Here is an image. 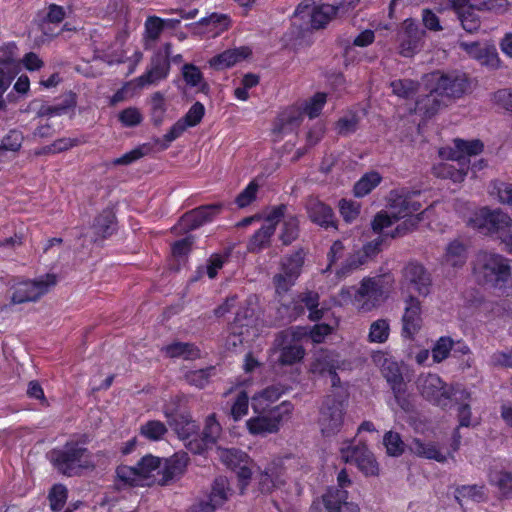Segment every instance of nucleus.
I'll list each match as a JSON object with an SVG mask.
<instances>
[{
  "label": "nucleus",
  "mask_w": 512,
  "mask_h": 512,
  "mask_svg": "<svg viewBox=\"0 0 512 512\" xmlns=\"http://www.w3.org/2000/svg\"><path fill=\"white\" fill-rule=\"evenodd\" d=\"M415 194L406 189L391 191L388 202L392 216L379 212L372 222L373 231L382 236L397 237L413 230L420 222V215L415 213L421 208L420 203L412 199Z\"/></svg>",
  "instance_id": "1"
},
{
  "label": "nucleus",
  "mask_w": 512,
  "mask_h": 512,
  "mask_svg": "<svg viewBox=\"0 0 512 512\" xmlns=\"http://www.w3.org/2000/svg\"><path fill=\"white\" fill-rule=\"evenodd\" d=\"M393 282L390 275L366 277L361 281L359 288L343 287L334 298V303L338 306L353 304L357 310L369 312L386 298L393 287Z\"/></svg>",
  "instance_id": "2"
},
{
  "label": "nucleus",
  "mask_w": 512,
  "mask_h": 512,
  "mask_svg": "<svg viewBox=\"0 0 512 512\" xmlns=\"http://www.w3.org/2000/svg\"><path fill=\"white\" fill-rule=\"evenodd\" d=\"M163 412L168 419L170 426L176 431L181 439L188 441L186 446L194 453H201L209 446L215 444L221 433L220 424L215 419L214 415H211L206 420L202 439L200 441L197 439H190L197 429L195 421H193L187 414L174 415L173 411L168 406L164 407Z\"/></svg>",
  "instance_id": "3"
},
{
  "label": "nucleus",
  "mask_w": 512,
  "mask_h": 512,
  "mask_svg": "<svg viewBox=\"0 0 512 512\" xmlns=\"http://www.w3.org/2000/svg\"><path fill=\"white\" fill-rule=\"evenodd\" d=\"M162 458L148 454L135 466L120 465L116 469L117 485L121 487H150L161 485Z\"/></svg>",
  "instance_id": "4"
},
{
  "label": "nucleus",
  "mask_w": 512,
  "mask_h": 512,
  "mask_svg": "<svg viewBox=\"0 0 512 512\" xmlns=\"http://www.w3.org/2000/svg\"><path fill=\"white\" fill-rule=\"evenodd\" d=\"M473 273L476 279L491 287H502L511 278L509 260L490 250H480L473 261Z\"/></svg>",
  "instance_id": "5"
},
{
  "label": "nucleus",
  "mask_w": 512,
  "mask_h": 512,
  "mask_svg": "<svg viewBox=\"0 0 512 512\" xmlns=\"http://www.w3.org/2000/svg\"><path fill=\"white\" fill-rule=\"evenodd\" d=\"M48 457L58 471L71 476L78 473L80 469L95 467L99 455L91 454L77 442L68 441L63 447L53 449Z\"/></svg>",
  "instance_id": "6"
},
{
  "label": "nucleus",
  "mask_w": 512,
  "mask_h": 512,
  "mask_svg": "<svg viewBox=\"0 0 512 512\" xmlns=\"http://www.w3.org/2000/svg\"><path fill=\"white\" fill-rule=\"evenodd\" d=\"M326 103V94L318 92L301 105L291 106L282 111L273 125V133L282 136L298 127L303 114L310 118L317 117Z\"/></svg>",
  "instance_id": "7"
},
{
  "label": "nucleus",
  "mask_w": 512,
  "mask_h": 512,
  "mask_svg": "<svg viewBox=\"0 0 512 512\" xmlns=\"http://www.w3.org/2000/svg\"><path fill=\"white\" fill-rule=\"evenodd\" d=\"M293 409L292 403L283 401L267 412H254L255 415L246 421V427L254 436L277 433L282 424L290 418Z\"/></svg>",
  "instance_id": "8"
},
{
  "label": "nucleus",
  "mask_w": 512,
  "mask_h": 512,
  "mask_svg": "<svg viewBox=\"0 0 512 512\" xmlns=\"http://www.w3.org/2000/svg\"><path fill=\"white\" fill-rule=\"evenodd\" d=\"M322 0L303 2L294 12L293 23L303 30L323 28L336 15L338 6Z\"/></svg>",
  "instance_id": "9"
},
{
  "label": "nucleus",
  "mask_w": 512,
  "mask_h": 512,
  "mask_svg": "<svg viewBox=\"0 0 512 512\" xmlns=\"http://www.w3.org/2000/svg\"><path fill=\"white\" fill-rule=\"evenodd\" d=\"M307 334L308 330L302 327L283 331L274 343V353L277 354V362L281 365H293L300 362L305 355V350L300 344V340Z\"/></svg>",
  "instance_id": "10"
},
{
  "label": "nucleus",
  "mask_w": 512,
  "mask_h": 512,
  "mask_svg": "<svg viewBox=\"0 0 512 512\" xmlns=\"http://www.w3.org/2000/svg\"><path fill=\"white\" fill-rule=\"evenodd\" d=\"M257 324L254 307L238 312L224 337V347L229 351H236L244 342L258 335Z\"/></svg>",
  "instance_id": "11"
},
{
  "label": "nucleus",
  "mask_w": 512,
  "mask_h": 512,
  "mask_svg": "<svg viewBox=\"0 0 512 512\" xmlns=\"http://www.w3.org/2000/svg\"><path fill=\"white\" fill-rule=\"evenodd\" d=\"M454 148L450 149V180L461 183L470 167V157L483 151V143L480 140L464 141L454 139Z\"/></svg>",
  "instance_id": "12"
},
{
  "label": "nucleus",
  "mask_w": 512,
  "mask_h": 512,
  "mask_svg": "<svg viewBox=\"0 0 512 512\" xmlns=\"http://www.w3.org/2000/svg\"><path fill=\"white\" fill-rule=\"evenodd\" d=\"M425 83L429 94L425 98L417 100L415 112L424 117H430L448 98V77L443 73L433 72L425 76Z\"/></svg>",
  "instance_id": "13"
},
{
  "label": "nucleus",
  "mask_w": 512,
  "mask_h": 512,
  "mask_svg": "<svg viewBox=\"0 0 512 512\" xmlns=\"http://www.w3.org/2000/svg\"><path fill=\"white\" fill-rule=\"evenodd\" d=\"M57 283L55 274H45L33 280H22L11 287L10 300L12 304L36 302Z\"/></svg>",
  "instance_id": "14"
},
{
  "label": "nucleus",
  "mask_w": 512,
  "mask_h": 512,
  "mask_svg": "<svg viewBox=\"0 0 512 512\" xmlns=\"http://www.w3.org/2000/svg\"><path fill=\"white\" fill-rule=\"evenodd\" d=\"M472 225L485 234L509 235L512 232V219L499 209L481 208L471 220Z\"/></svg>",
  "instance_id": "15"
},
{
  "label": "nucleus",
  "mask_w": 512,
  "mask_h": 512,
  "mask_svg": "<svg viewBox=\"0 0 512 512\" xmlns=\"http://www.w3.org/2000/svg\"><path fill=\"white\" fill-rule=\"evenodd\" d=\"M431 277L425 268L416 262L408 263L402 272L400 292L402 298L412 295V292L419 296H427L431 291Z\"/></svg>",
  "instance_id": "16"
},
{
  "label": "nucleus",
  "mask_w": 512,
  "mask_h": 512,
  "mask_svg": "<svg viewBox=\"0 0 512 512\" xmlns=\"http://www.w3.org/2000/svg\"><path fill=\"white\" fill-rule=\"evenodd\" d=\"M340 456L346 463H355L366 476H376L379 473V465L366 445L345 442L340 448Z\"/></svg>",
  "instance_id": "17"
},
{
  "label": "nucleus",
  "mask_w": 512,
  "mask_h": 512,
  "mask_svg": "<svg viewBox=\"0 0 512 512\" xmlns=\"http://www.w3.org/2000/svg\"><path fill=\"white\" fill-rule=\"evenodd\" d=\"M304 264V254L297 251L283 259L280 272L273 278L275 292L278 296H282L295 284L301 273Z\"/></svg>",
  "instance_id": "18"
},
{
  "label": "nucleus",
  "mask_w": 512,
  "mask_h": 512,
  "mask_svg": "<svg viewBox=\"0 0 512 512\" xmlns=\"http://www.w3.org/2000/svg\"><path fill=\"white\" fill-rule=\"evenodd\" d=\"M344 423V406L341 401L328 397L320 410L318 424L324 437L336 435Z\"/></svg>",
  "instance_id": "19"
},
{
  "label": "nucleus",
  "mask_w": 512,
  "mask_h": 512,
  "mask_svg": "<svg viewBox=\"0 0 512 512\" xmlns=\"http://www.w3.org/2000/svg\"><path fill=\"white\" fill-rule=\"evenodd\" d=\"M217 453L225 465L236 470L241 485V492L243 493L252 476V461L244 452L237 449L219 448Z\"/></svg>",
  "instance_id": "20"
},
{
  "label": "nucleus",
  "mask_w": 512,
  "mask_h": 512,
  "mask_svg": "<svg viewBox=\"0 0 512 512\" xmlns=\"http://www.w3.org/2000/svg\"><path fill=\"white\" fill-rule=\"evenodd\" d=\"M345 362L339 359L338 354L331 351H319L311 364L310 371L318 376H329L331 385L338 387L340 379L337 376V370L345 367Z\"/></svg>",
  "instance_id": "21"
},
{
  "label": "nucleus",
  "mask_w": 512,
  "mask_h": 512,
  "mask_svg": "<svg viewBox=\"0 0 512 512\" xmlns=\"http://www.w3.org/2000/svg\"><path fill=\"white\" fill-rule=\"evenodd\" d=\"M424 35L425 31L414 20L406 19L398 33L400 54L411 57L417 53L422 47Z\"/></svg>",
  "instance_id": "22"
},
{
  "label": "nucleus",
  "mask_w": 512,
  "mask_h": 512,
  "mask_svg": "<svg viewBox=\"0 0 512 512\" xmlns=\"http://www.w3.org/2000/svg\"><path fill=\"white\" fill-rule=\"evenodd\" d=\"M403 301L402 335L412 339L422 327L421 303L413 295L405 296Z\"/></svg>",
  "instance_id": "23"
},
{
  "label": "nucleus",
  "mask_w": 512,
  "mask_h": 512,
  "mask_svg": "<svg viewBox=\"0 0 512 512\" xmlns=\"http://www.w3.org/2000/svg\"><path fill=\"white\" fill-rule=\"evenodd\" d=\"M382 373L390 384L394 392L395 399L401 409L408 411L410 409V402L406 396L405 384L403 382L399 365L394 361L385 360L382 367Z\"/></svg>",
  "instance_id": "24"
},
{
  "label": "nucleus",
  "mask_w": 512,
  "mask_h": 512,
  "mask_svg": "<svg viewBox=\"0 0 512 512\" xmlns=\"http://www.w3.org/2000/svg\"><path fill=\"white\" fill-rule=\"evenodd\" d=\"M221 209L222 204H211L194 209L182 216L175 229L179 231L196 229L219 214Z\"/></svg>",
  "instance_id": "25"
},
{
  "label": "nucleus",
  "mask_w": 512,
  "mask_h": 512,
  "mask_svg": "<svg viewBox=\"0 0 512 512\" xmlns=\"http://www.w3.org/2000/svg\"><path fill=\"white\" fill-rule=\"evenodd\" d=\"M189 457L186 453H175L169 458L162 459L161 486L169 485L179 480L186 472Z\"/></svg>",
  "instance_id": "26"
},
{
  "label": "nucleus",
  "mask_w": 512,
  "mask_h": 512,
  "mask_svg": "<svg viewBox=\"0 0 512 512\" xmlns=\"http://www.w3.org/2000/svg\"><path fill=\"white\" fill-rule=\"evenodd\" d=\"M258 487L262 493H271L286 483L284 468L280 461H272L259 472Z\"/></svg>",
  "instance_id": "27"
},
{
  "label": "nucleus",
  "mask_w": 512,
  "mask_h": 512,
  "mask_svg": "<svg viewBox=\"0 0 512 512\" xmlns=\"http://www.w3.org/2000/svg\"><path fill=\"white\" fill-rule=\"evenodd\" d=\"M322 504L327 512H360L358 504L349 500L345 489L329 488L322 496Z\"/></svg>",
  "instance_id": "28"
},
{
  "label": "nucleus",
  "mask_w": 512,
  "mask_h": 512,
  "mask_svg": "<svg viewBox=\"0 0 512 512\" xmlns=\"http://www.w3.org/2000/svg\"><path fill=\"white\" fill-rule=\"evenodd\" d=\"M284 205L273 208L266 216L263 226L252 237L249 248L252 251L263 248L275 231V225L284 215Z\"/></svg>",
  "instance_id": "29"
},
{
  "label": "nucleus",
  "mask_w": 512,
  "mask_h": 512,
  "mask_svg": "<svg viewBox=\"0 0 512 512\" xmlns=\"http://www.w3.org/2000/svg\"><path fill=\"white\" fill-rule=\"evenodd\" d=\"M381 241L375 240L371 243H368L363 247L362 251H358L352 255H350L341 265L340 268L336 270V278L337 282L346 278L351 273L360 268L367 260V258L378 250V246Z\"/></svg>",
  "instance_id": "30"
},
{
  "label": "nucleus",
  "mask_w": 512,
  "mask_h": 512,
  "mask_svg": "<svg viewBox=\"0 0 512 512\" xmlns=\"http://www.w3.org/2000/svg\"><path fill=\"white\" fill-rule=\"evenodd\" d=\"M418 388L422 395L437 405H445L446 388L443 381L435 374L422 375L418 378Z\"/></svg>",
  "instance_id": "31"
},
{
  "label": "nucleus",
  "mask_w": 512,
  "mask_h": 512,
  "mask_svg": "<svg viewBox=\"0 0 512 512\" xmlns=\"http://www.w3.org/2000/svg\"><path fill=\"white\" fill-rule=\"evenodd\" d=\"M251 54L252 51L249 47L240 46L225 50L222 53L215 55L208 61V64L209 67L214 70L223 71L246 60L251 56Z\"/></svg>",
  "instance_id": "32"
},
{
  "label": "nucleus",
  "mask_w": 512,
  "mask_h": 512,
  "mask_svg": "<svg viewBox=\"0 0 512 512\" xmlns=\"http://www.w3.org/2000/svg\"><path fill=\"white\" fill-rule=\"evenodd\" d=\"M450 3L455 10L463 29L472 33L480 27L479 18L474 12L476 6L473 5L472 0H450Z\"/></svg>",
  "instance_id": "33"
},
{
  "label": "nucleus",
  "mask_w": 512,
  "mask_h": 512,
  "mask_svg": "<svg viewBox=\"0 0 512 512\" xmlns=\"http://www.w3.org/2000/svg\"><path fill=\"white\" fill-rule=\"evenodd\" d=\"M319 296L315 292H305L293 300V307L290 308L291 312L289 317H296L303 313L304 309L309 310V318L313 321L319 320L323 316V309H318Z\"/></svg>",
  "instance_id": "34"
},
{
  "label": "nucleus",
  "mask_w": 512,
  "mask_h": 512,
  "mask_svg": "<svg viewBox=\"0 0 512 512\" xmlns=\"http://www.w3.org/2000/svg\"><path fill=\"white\" fill-rule=\"evenodd\" d=\"M169 62L166 56H157L152 60L151 67L146 74L138 77L135 83L139 88L154 84L168 75Z\"/></svg>",
  "instance_id": "35"
},
{
  "label": "nucleus",
  "mask_w": 512,
  "mask_h": 512,
  "mask_svg": "<svg viewBox=\"0 0 512 512\" xmlns=\"http://www.w3.org/2000/svg\"><path fill=\"white\" fill-rule=\"evenodd\" d=\"M307 212L309 218L314 223L325 228L335 226L334 213L332 209L318 199H310L308 201Z\"/></svg>",
  "instance_id": "36"
},
{
  "label": "nucleus",
  "mask_w": 512,
  "mask_h": 512,
  "mask_svg": "<svg viewBox=\"0 0 512 512\" xmlns=\"http://www.w3.org/2000/svg\"><path fill=\"white\" fill-rule=\"evenodd\" d=\"M283 394V390L278 386H270L256 393L252 397L253 412H267Z\"/></svg>",
  "instance_id": "37"
},
{
  "label": "nucleus",
  "mask_w": 512,
  "mask_h": 512,
  "mask_svg": "<svg viewBox=\"0 0 512 512\" xmlns=\"http://www.w3.org/2000/svg\"><path fill=\"white\" fill-rule=\"evenodd\" d=\"M231 489L228 480L219 477L213 482L211 492L206 499L214 510L221 508L229 499Z\"/></svg>",
  "instance_id": "38"
},
{
  "label": "nucleus",
  "mask_w": 512,
  "mask_h": 512,
  "mask_svg": "<svg viewBox=\"0 0 512 512\" xmlns=\"http://www.w3.org/2000/svg\"><path fill=\"white\" fill-rule=\"evenodd\" d=\"M229 400V415L234 421L242 419L248 414L249 410V397L245 391L236 390L228 394Z\"/></svg>",
  "instance_id": "39"
},
{
  "label": "nucleus",
  "mask_w": 512,
  "mask_h": 512,
  "mask_svg": "<svg viewBox=\"0 0 512 512\" xmlns=\"http://www.w3.org/2000/svg\"><path fill=\"white\" fill-rule=\"evenodd\" d=\"M468 398L469 394L464 390H455L453 393L450 392V402H453V406H456L457 417L461 427H468L471 424L470 407L468 403L464 402Z\"/></svg>",
  "instance_id": "40"
},
{
  "label": "nucleus",
  "mask_w": 512,
  "mask_h": 512,
  "mask_svg": "<svg viewBox=\"0 0 512 512\" xmlns=\"http://www.w3.org/2000/svg\"><path fill=\"white\" fill-rule=\"evenodd\" d=\"M408 447L409 450L417 456L434 459L439 462L445 461V456L434 444L424 443L420 439L415 438L408 444Z\"/></svg>",
  "instance_id": "41"
},
{
  "label": "nucleus",
  "mask_w": 512,
  "mask_h": 512,
  "mask_svg": "<svg viewBox=\"0 0 512 512\" xmlns=\"http://www.w3.org/2000/svg\"><path fill=\"white\" fill-rule=\"evenodd\" d=\"M472 92V80L463 72L450 74V99H459Z\"/></svg>",
  "instance_id": "42"
},
{
  "label": "nucleus",
  "mask_w": 512,
  "mask_h": 512,
  "mask_svg": "<svg viewBox=\"0 0 512 512\" xmlns=\"http://www.w3.org/2000/svg\"><path fill=\"white\" fill-rule=\"evenodd\" d=\"M166 356L171 358L182 357L184 359H195L200 356L199 349L188 343L175 342L163 348Z\"/></svg>",
  "instance_id": "43"
},
{
  "label": "nucleus",
  "mask_w": 512,
  "mask_h": 512,
  "mask_svg": "<svg viewBox=\"0 0 512 512\" xmlns=\"http://www.w3.org/2000/svg\"><path fill=\"white\" fill-rule=\"evenodd\" d=\"M476 61L489 70H499L504 67L496 47L492 44L483 45V50Z\"/></svg>",
  "instance_id": "44"
},
{
  "label": "nucleus",
  "mask_w": 512,
  "mask_h": 512,
  "mask_svg": "<svg viewBox=\"0 0 512 512\" xmlns=\"http://www.w3.org/2000/svg\"><path fill=\"white\" fill-rule=\"evenodd\" d=\"M197 24L209 27V32L217 36L226 31L230 26V19L225 14L212 13L202 18Z\"/></svg>",
  "instance_id": "45"
},
{
  "label": "nucleus",
  "mask_w": 512,
  "mask_h": 512,
  "mask_svg": "<svg viewBox=\"0 0 512 512\" xmlns=\"http://www.w3.org/2000/svg\"><path fill=\"white\" fill-rule=\"evenodd\" d=\"M382 177L378 172L371 171L363 175L354 185V193L357 197L369 194L380 184Z\"/></svg>",
  "instance_id": "46"
},
{
  "label": "nucleus",
  "mask_w": 512,
  "mask_h": 512,
  "mask_svg": "<svg viewBox=\"0 0 512 512\" xmlns=\"http://www.w3.org/2000/svg\"><path fill=\"white\" fill-rule=\"evenodd\" d=\"M166 432L165 424L158 420H150L140 427V434L151 441L161 440Z\"/></svg>",
  "instance_id": "47"
},
{
  "label": "nucleus",
  "mask_w": 512,
  "mask_h": 512,
  "mask_svg": "<svg viewBox=\"0 0 512 512\" xmlns=\"http://www.w3.org/2000/svg\"><path fill=\"white\" fill-rule=\"evenodd\" d=\"M383 445L386 453L392 457L400 456L405 450V443L400 435L393 431H388L383 437Z\"/></svg>",
  "instance_id": "48"
},
{
  "label": "nucleus",
  "mask_w": 512,
  "mask_h": 512,
  "mask_svg": "<svg viewBox=\"0 0 512 512\" xmlns=\"http://www.w3.org/2000/svg\"><path fill=\"white\" fill-rule=\"evenodd\" d=\"M280 220H283L280 238L284 244H290L298 236V220L295 216L286 215L285 213Z\"/></svg>",
  "instance_id": "49"
},
{
  "label": "nucleus",
  "mask_w": 512,
  "mask_h": 512,
  "mask_svg": "<svg viewBox=\"0 0 512 512\" xmlns=\"http://www.w3.org/2000/svg\"><path fill=\"white\" fill-rule=\"evenodd\" d=\"M18 73V64L10 59L0 61V90L5 91Z\"/></svg>",
  "instance_id": "50"
},
{
  "label": "nucleus",
  "mask_w": 512,
  "mask_h": 512,
  "mask_svg": "<svg viewBox=\"0 0 512 512\" xmlns=\"http://www.w3.org/2000/svg\"><path fill=\"white\" fill-rule=\"evenodd\" d=\"M389 332L390 327L387 320H376L370 326L369 340L375 343H383L388 339Z\"/></svg>",
  "instance_id": "51"
},
{
  "label": "nucleus",
  "mask_w": 512,
  "mask_h": 512,
  "mask_svg": "<svg viewBox=\"0 0 512 512\" xmlns=\"http://www.w3.org/2000/svg\"><path fill=\"white\" fill-rule=\"evenodd\" d=\"M214 371V367L189 371L185 375V378L190 385H193L198 388H203L209 382V378L215 374Z\"/></svg>",
  "instance_id": "52"
},
{
  "label": "nucleus",
  "mask_w": 512,
  "mask_h": 512,
  "mask_svg": "<svg viewBox=\"0 0 512 512\" xmlns=\"http://www.w3.org/2000/svg\"><path fill=\"white\" fill-rule=\"evenodd\" d=\"M478 10H486L495 14H504L508 11V0H472Z\"/></svg>",
  "instance_id": "53"
},
{
  "label": "nucleus",
  "mask_w": 512,
  "mask_h": 512,
  "mask_svg": "<svg viewBox=\"0 0 512 512\" xmlns=\"http://www.w3.org/2000/svg\"><path fill=\"white\" fill-rule=\"evenodd\" d=\"M491 482L506 497H512V475L507 472L498 471L491 475Z\"/></svg>",
  "instance_id": "54"
},
{
  "label": "nucleus",
  "mask_w": 512,
  "mask_h": 512,
  "mask_svg": "<svg viewBox=\"0 0 512 512\" xmlns=\"http://www.w3.org/2000/svg\"><path fill=\"white\" fill-rule=\"evenodd\" d=\"M483 498V491L481 487L477 486H462L456 490L455 499L463 506L464 501L478 502Z\"/></svg>",
  "instance_id": "55"
},
{
  "label": "nucleus",
  "mask_w": 512,
  "mask_h": 512,
  "mask_svg": "<svg viewBox=\"0 0 512 512\" xmlns=\"http://www.w3.org/2000/svg\"><path fill=\"white\" fill-rule=\"evenodd\" d=\"M22 136L17 131H11L2 141L0 145V162L5 158L7 151L16 152L20 149Z\"/></svg>",
  "instance_id": "56"
},
{
  "label": "nucleus",
  "mask_w": 512,
  "mask_h": 512,
  "mask_svg": "<svg viewBox=\"0 0 512 512\" xmlns=\"http://www.w3.org/2000/svg\"><path fill=\"white\" fill-rule=\"evenodd\" d=\"M67 500V489L65 486L54 485L49 493L50 507L54 511L61 510Z\"/></svg>",
  "instance_id": "57"
},
{
  "label": "nucleus",
  "mask_w": 512,
  "mask_h": 512,
  "mask_svg": "<svg viewBox=\"0 0 512 512\" xmlns=\"http://www.w3.org/2000/svg\"><path fill=\"white\" fill-rule=\"evenodd\" d=\"M339 212L347 223H351L359 216L360 204L356 201L343 199L339 202Z\"/></svg>",
  "instance_id": "58"
},
{
  "label": "nucleus",
  "mask_w": 512,
  "mask_h": 512,
  "mask_svg": "<svg viewBox=\"0 0 512 512\" xmlns=\"http://www.w3.org/2000/svg\"><path fill=\"white\" fill-rule=\"evenodd\" d=\"M417 83L413 80H395L391 82V88L395 95L401 98L410 97L417 90Z\"/></svg>",
  "instance_id": "59"
},
{
  "label": "nucleus",
  "mask_w": 512,
  "mask_h": 512,
  "mask_svg": "<svg viewBox=\"0 0 512 512\" xmlns=\"http://www.w3.org/2000/svg\"><path fill=\"white\" fill-rule=\"evenodd\" d=\"M467 260V250L465 245L460 242H453L450 244V265L460 267L465 264Z\"/></svg>",
  "instance_id": "60"
},
{
  "label": "nucleus",
  "mask_w": 512,
  "mask_h": 512,
  "mask_svg": "<svg viewBox=\"0 0 512 512\" xmlns=\"http://www.w3.org/2000/svg\"><path fill=\"white\" fill-rule=\"evenodd\" d=\"M205 113V108L200 102L194 103L183 118H181L187 126L194 127L198 125Z\"/></svg>",
  "instance_id": "61"
},
{
  "label": "nucleus",
  "mask_w": 512,
  "mask_h": 512,
  "mask_svg": "<svg viewBox=\"0 0 512 512\" xmlns=\"http://www.w3.org/2000/svg\"><path fill=\"white\" fill-rule=\"evenodd\" d=\"M182 75L187 85L192 87L200 86L203 82V76L198 67L192 64H186L182 68Z\"/></svg>",
  "instance_id": "62"
},
{
  "label": "nucleus",
  "mask_w": 512,
  "mask_h": 512,
  "mask_svg": "<svg viewBox=\"0 0 512 512\" xmlns=\"http://www.w3.org/2000/svg\"><path fill=\"white\" fill-rule=\"evenodd\" d=\"M164 29V19L156 16L148 17L145 22V31L148 39L156 40Z\"/></svg>",
  "instance_id": "63"
},
{
  "label": "nucleus",
  "mask_w": 512,
  "mask_h": 512,
  "mask_svg": "<svg viewBox=\"0 0 512 512\" xmlns=\"http://www.w3.org/2000/svg\"><path fill=\"white\" fill-rule=\"evenodd\" d=\"M492 101L505 110L512 111V88L499 89L492 94Z\"/></svg>",
  "instance_id": "64"
}]
</instances>
